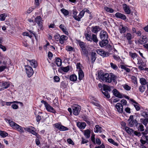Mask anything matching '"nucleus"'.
<instances>
[{
	"mask_svg": "<svg viewBox=\"0 0 148 148\" xmlns=\"http://www.w3.org/2000/svg\"><path fill=\"white\" fill-rule=\"evenodd\" d=\"M121 26L122 27H120L119 28L120 32L121 34L124 33L126 32V29L127 28V27H123V25H121Z\"/></svg>",
	"mask_w": 148,
	"mask_h": 148,
	"instance_id": "bb28decb",
	"label": "nucleus"
},
{
	"mask_svg": "<svg viewBox=\"0 0 148 148\" xmlns=\"http://www.w3.org/2000/svg\"><path fill=\"white\" fill-rule=\"evenodd\" d=\"M126 37L127 40L129 41L131 40L132 38V35L129 33H127V34Z\"/></svg>",
	"mask_w": 148,
	"mask_h": 148,
	"instance_id": "09e8293b",
	"label": "nucleus"
},
{
	"mask_svg": "<svg viewBox=\"0 0 148 148\" xmlns=\"http://www.w3.org/2000/svg\"><path fill=\"white\" fill-rule=\"evenodd\" d=\"M110 65L111 66V67L113 69L116 70L117 69L118 67H117V65H116V64H114L113 63L111 62L110 63Z\"/></svg>",
	"mask_w": 148,
	"mask_h": 148,
	"instance_id": "6e6d98bb",
	"label": "nucleus"
},
{
	"mask_svg": "<svg viewBox=\"0 0 148 148\" xmlns=\"http://www.w3.org/2000/svg\"><path fill=\"white\" fill-rule=\"evenodd\" d=\"M10 86V84L8 82L3 81L1 82L0 86L1 88H0V91L3 90L5 89L8 88Z\"/></svg>",
	"mask_w": 148,
	"mask_h": 148,
	"instance_id": "1a4fd4ad",
	"label": "nucleus"
},
{
	"mask_svg": "<svg viewBox=\"0 0 148 148\" xmlns=\"http://www.w3.org/2000/svg\"><path fill=\"white\" fill-rule=\"evenodd\" d=\"M77 43L79 45L80 47L86 46L85 44L83 42L81 41L80 40H76Z\"/></svg>",
	"mask_w": 148,
	"mask_h": 148,
	"instance_id": "7c9ffc66",
	"label": "nucleus"
},
{
	"mask_svg": "<svg viewBox=\"0 0 148 148\" xmlns=\"http://www.w3.org/2000/svg\"><path fill=\"white\" fill-rule=\"evenodd\" d=\"M68 39V37L64 35H62L59 39L60 42L61 44L64 43V41Z\"/></svg>",
	"mask_w": 148,
	"mask_h": 148,
	"instance_id": "b1692460",
	"label": "nucleus"
},
{
	"mask_svg": "<svg viewBox=\"0 0 148 148\" xmlns=\"http://www.w3.org/2000/svg\"><path fill=\"white\" fill-rule=\"evenodd\" d=\"M18 103V101H13L12 102H6L5 105L8 106H10L13 103Z\"/></svg>",
	"mask_w": 148,
	"mask_h": 148,
	"instance_id": "e2e57ef3",
	"label": "nucleus"
},
{
	"mask_svg": "<svg viewBox=\"0 0 148 148\" xmlns=\"http://www.w3.org/2000/svg\"><path fill=\"white\" fill-rule=\"evenodd\" d=\"M93 41L94 42L97 43L98 42V40L96 35L92 34L91 38V42Z\"/></svg>",
	"mask_w": 148,
	"mask_h": 148,
	"instance_id": "c85d7f7f",
	"label": "nucleus"
},
{
	"mask_svg": "<svg viewBox=\"0 0 148 148\" xmlns=\"http://www.w3.org/2000/svg\"><path fill=\"white\" fill-rule=\"evenodd\" d=\"M68 130L69 129L67 127H65L61 125L59 130L60 131H64Z\"/></svg>",
	"mask_w": 148,
	"mask_h": 148,
	"instance_id": "a18cd8bd",
	"label": "nucleus"
},
{
	"mask_svg": "<svg viewBox=\"0 0 148 148\" xmlns=\"http://www.w3.org/2000/svg\"><path fill=\"white\" fill-rule=\"evenodd\" d=\"M78 13L77 11L76 10H73V17L76 20L78 21H80V18L78 17V16L77 15Z\"/></svg>",
	"mask_w": 148,
	"mask_h": 148,
	"instance_id": "a211bd4d",
	"label": "nucleus"
},
{
	"mask_svg": "<svg viewBox=\"0 0 148 148\" xmlns=\"http://www.w3.org/2000/svg\"><path fill=\"white\" fill-rule=\"evenodd\" d=\"M108 141L115 146H118L119 145L118 143L115 142L114 141L112 138H108Z\"/></svg>",
	"mask_w": 148,
	"mask_h": 148,
	"instance_id": "58836bf2",
	"label": "nucleus"
},
{
	"mask_svg": "<svg viewBox=\"0 0 148 148\" xmlns=\"http://www.w3.org/2000/svg\"><path fill=\"white\" fill-rule=\"evenodd\" d=\"M82 54L83 55L88 57V52L86 48L83 49L82 50H81Z\"/></svg>",
	"mask_w": 148,
	"mask_h": 148,
	"instance_id": "2f4dec72",
	"label": "nucleus"
},
{
	"mask_svg": "<svg viewBox=\"0 0 148 148\" xmlns=\"http://www.w3.org/2000/svg\"><path fill=\"white\" fill-rule=\"evenodd\" d=\"M99 36L101 40H108V35L106 31L104 30L101 31L100 32Z\"/></svg>",
	"mask_w": 148,
	"mask_h": 148,
	"instance_id": "6e6552de",
	"label": "nucleus"
},
{
	"mask_svg": "<svg viewBox=\"0 0 148 148\" xmlns=\"http://www.w3.org/2000/svg\"><path fill=\"white\" fill-rule=\"evenodd\" d=\"M96 52L98 54L103 57H107L110 54L109 52H106L101 49H97Z\"/></svg>",
	"mask_w": 148,
	"mask_h": 148,
	"instance_id": "423d86ee",
	"label": "nucleus"
},
{
	"mask_svg": "<svg viewBox=\"0 0 148 148\" xmlns=\"http://www.w3.org/2000/svg\"><path fill=\"white\" fill-rule=\"evenodd\" d=\"M25 68L28 77H31L34 73L32 68L29 65H25Z\"/></svg>",
	"mask_w": 148,
	"mask_h": 148,
	"instance_id": "7ed1b4c3",
	"label": "nucleus"
},
{
	"mask_svg": "<svg viewBox=\"0 0 148 148\" xmlns=\"http://www.w3.org/2000/svg\"><path fill=\"white\" fill-rule=\"evenodd\" d=\"M140 83L141 85H145L147 84V81L146 79L144 78H141L140 79Z\"/></svg>",
	"mask_w": 148,
	"mask_h": 148,
	"instance_id": "f704fd0d",
	"label": "nucleus"
},
{
	"mask_svg": "<svg viewBox=\"0 0 148 148\" xmlns=\"http://www.w3.org/2000/svg\"><path fill=\"white\" fill-rule=\"evenodd\" d=\"M131 79L132 80V82L133 83L135 84H137V82L136 78L134 76H132L131 77Z\"/></svg>",
	"mask_w": 148,
	"mask_h": 148,
	"instance_id": "8fccbe9b",
	"label": "nucleus"
},
{
	"mask_svg": "<svg viewBox=\"0 0 148 148\" xmlns=\"http://www.w3.org/2000/svg\"><path fill=\"white\" fill-rule=\"evenodd\" d=\"M101 29L99 26H92L91 27L92 32L95 33L97 34L98 32L101 30Z\"/></svg>",
	"mask_w": 148,
	"mask_h": 148,
	"instance_id": "2eb2a0df",
	"label": "nucleus"
},
{
	"mask_svg": "<svg viewBox=\"0 0 148 148\" xmlns=\"http://www.w3.org/2000/svg\"><path fill=\"white\" fill-rule=\"evenodd\" d=\"M85 36L86 39L88 41L91 42V36L90 34L86 33L85 34Z\"/></svg>",
	"mask_w": 148,
	"mask_h": 148,
	"instance_id": "c03bdc74",
	"label": "nucleus"
},
{
	"mask_svg": "<svg viewBox=\"0 0 148 148\" xmlns=\"http://www.w3.org/2000/svg\"><path fill=\"white\" fill-rule=\"evenodd\" d=\"M74 49L71 46H67L66 47V50L67 51H73Z\"/></svg>",
	"mask_w": 148,
	"mask_h": 148,
	"instance_id": "5fc2aeb1",
	"label": "nucleus"
},
{
	"mask_svg": "<svg viewBox=\"0 0 148 148\" xmlns=\"http://www.w3.org/2000/svg\"><path fill=\"white\" fill-rule=\"evenodd\" d=\"M109 91H102V92L104 95L106 96L107 98L109 99L110 97V96L109 93H108Z\"/></svg>",
	"mask_w": 148,
	"mask_h": 148,
	"instance_id": "37998d69",
	"label": "nucleus"
},
{
	"mask_svg": "<svg viewBox=\"0 0 148 148\" xmlns=\"http://www.w3.org/2000/svg\"><path fill=\"white\" fill-rule=\"evenodd\" d=\"M46 110L48 111L53 113L56 112L55 110L48 103L45 106Z\"/></svg>",
	"mask_w": 148,
	"mask_h": 148,
	"instance_id": "dca6fc26",
	"label": "nucleus"
},
{
	"mask_svg": "<svg viewBox=\"0 0 148 148\" xmlns=\"http://www.w3.org/2000/svg\"><path fill=\"white\" fill-rule=\"evenodd\" d=\"M123 87L125 90L127 91L130 90L131 89V87L126 84L123 85Z\"/></svg>",
	"mask_w": 148,
	"mask_h": 148,
	"instance_id": "603ef678",
	"label": "nucleus"
},
{
	"mask_svg": "<svg viewBox=\"0 0 148 148\" xmlns=\"http://www.w3.org/2000/svg\"><path fill=\"white\" fill-rule=\"evenodd\" d=\"M111 89L110 88V87L106 85L105 84H103V91H109L110 92L111 91Z\"/></svg>",
	"mask_w": 148,
	"mask_h": 148,
	"instance_id": "4c0bfd02",
	"label": "nucleus"
},
{
	"mask_svg": "<svg viewBox=\"0 0 148 148\" xmlns=\"http://www.w3.org/2000/svg\"><path fill=\"white\" fill-rule=\"evenodd\" d=\"M82 119L89 125L91 124L90 119L88 118L86 116H84L82 117Z\"/></svg>",
	"mask_w": 148,
	"mask_h": 148,
	"instance_id": "a878e982",
	"label": "nucleus"
},
{
	"mask_svg": "<svg viewBox=\"0 0 148 148\" xmlns=\"http://www.w3.org/2000/svg\"><path fill=\"white\" fill-rule=\"evenodd\" d=\"M59 27L65 34H68L69 33L67 30L64 25L61 24L59 26Z\"/></svg>",
	"mask_w": 148,
	"mask_h": 148,
	"instance_id": "412c9836",
	"label": "nucleus"
},
{
	"mask_svg": "<svg viewBox=\"0 0 148 148\" xmlns=\"http://www.w3.org/2000/svg\"><path fill=\"white\" fill-rule=\"evenodd\" d=\"M27 61H28L30 64L32 66H33L34 68H36L37 66V62L35 60H28L27 59Z\"/></svg>",
	"mask_w": 148,
	"mask_h": 148,
	"instance_id": "aec40b11",
	"label": "nucleus"
},
{
	"mask_svg": "<svg viewBox=\"0 0 148 148\" xmlns=\"http://www.w3.org/2000/svg\"><path fill=\"white\" fill-rule=\"evenodd\" d=\"M69 79L71 81L75 82L77 80V77L75 74H72L70 75Z\"/></svg>",
	"mask_w": 148,
	"mask_h": 148,
	"instance_id": "473e14b6",
	"label": "nucleus"
},
{
	"mask_svg": "<svg viewBox=\"0 0 148 148\" xmlns=\"http://www.w3.org/2000/svg\"><path fill=\"white\" fill-rule=\"evenodd\" d=\"M62 71L65 72H67L69 70V66H67L65 67H63L61 68Z\"/></svg>",
	"mask_w": 148,
	"mask_h": 148,
	"instance_id": "864d4df0",
	"label": "nucleus"
},
{
	"mask_svg": "<svg viewBox=\"0 0 148 148\" xmlns=\"http://www.w3.org/2000/svg\"><path fill=\"white\" fill-rule=\"evenodd\" d=\"M90 131L88 130L84 131V135L87 138H88L90 136Z\"/></svg>",
	"mask_w": 148,
	"mask_h": 148,
	"instance_id": "393cba45",
	"label": "nucleus"
},
{
	"mask_svg": "<svg viewBox=\"0 0 148 148\" xmlns=\"http://www.w3.org/2000/svg\"><path fill=\"white\" fill-rule=\"evenodd\" d=\"M94 130L95 132L101 133L102 132L103 129L101 127L98 125H97L95 126V128H94Z\"/></svg>",
	"mask_w": 148,
	"mask_h": 148,
	"instance_id": "4be33fe9",
	"label": "nucleus"
},
{
	"mask_svg": "<svg viewBox=\"0 0 148 148\" xmlns=\"http://www.w3.org/2000/svg\"><path fill=\"white\" fill-rule=\"evenodd\" d=\"M136 126L138 127V129L141 132L144 131V127L143 125L140 123L136 124Z\"/></svg>",
	"mask_w": 148,
	"mask_h": 148,
	"instance_id": "cd10ccee",
	"label": "nucleus"
},
{
	"mask_svg": "<svg viewBox=\"0 0 148 148\" xmlns=\"http://www.w3.org/2000/svg\"><path fill=\"white\" fill-rule=\"evenodd\" d=\"M77 126L80 129L83 130L86 126V124L85 122H78L77 123Z\"/></svg>",
	"mask_w": 148,
	"mask_h": 148,
	"instance_id": "f3484780",
	"label": "nucleus"
},
{
	"mask_svg": "<svg viewBox=\"0 0 148 148\" xmlns=\"http://www.w3.org/2000/svg\"><path fill=\"white\" fill-rule=\"evenodd\" d=\"M53 125L55 127L59 130L61 124L59 123H56L54 124Z\"/></svg>",
	"mask_w": 148,
	"mask_h": 148,
	"instance_id": "0e129e2a",
	"label": "nucleus"
},
{
	"mask_svg": "<svg viewBox=\"0 0 148 148\" xmlns=\"http://www.w3.org/2000/svg\"><path fill=\"white\" fill-rule=\"evenodd\" d=\"M115 107L117 109V111L119 113H125V112H123V105L121 103H117L115 105Z\"/></svg>",
	"mask_w": 148,
	"mask_h": 148,
	"instance_id": "9d476101",
	"label": "nucleus"
},
{
	"mask_svg": "<svg viewBox=\"0 0 148 148\" xmlns=\"http://www.w3.org/2000/svg\"><path fill=\"white\" fill-rule=\"evenodd\" d=\"M141 115L145 118L148 117V112L145 111L142 112L141 113Z\"/></svg>",
	"mask_w": 148,
	"mask_h": 148,
	"instance_id": "49530a36",
	"label": "nucleus"
},
{
	"mask_svg": "<svg viewBox=\"0 0 148 148\" xmlns=\"http://www.w3.org/2000/svg\"><path fill=\"white\" fill-rule=\"evenodd\" d=\"M8 134L4 131H0V135L3 138H5L7 136Z\"/></svg>",
	"mask_w": 148,
	"mask_h": 148,
	"instance_id": "e433bc0d",
	"label": "nucleus"
},
{
	"mask_svg": "<svg viewBox=\"0 0 148 148\" xmlns=\"http://www.w3.org/2000/svg\"><path fill=\"white\" fill-rule=\"evenodd\" d=\"M125 130L126 132L129 134H131L134 132V130L128 127H125Z\"/></svg>",
	"mask_w": 148,
	"mask_h": 148,
	"instance_id": "c756f323",
	"label": "nucleus"
},
{
	"mask_svg": "<svg viewBox=\"0 0 148 148\" xmlns=\"http://www.w3.org/2000/svg\"><path fill=\"white\" fill-rule=\"evenodd\" d=\"M105 8L106 11L110 13L113 12L114 11L112 9L108 7H105Z\"/></svg>",
	"mask_w": 148,
	"mask_h": 148,
	"instance_id": "3c124183",
	"label": "nucleus"
},
{
	"mask_svg": "<svg viewBox=\"0 0 148 148\" xmlns=\"http://www.w3.org/2000/svg\"><path fill=\"white\" fill-rule=\"evenodd\" d=\"M61 11L64 16H66L69 14V11L64 8L62 9L61 10Z\"/></svg>",
	"mask_w": 148,
	"mask_h": 148,
	"instance_id": "72a5a7b5",
	"label": "nucleus"
},
{
	"mask_svg": "<svg viewBox=\"0 0 148 148\" xmlns=\"http://www.w3.org/2000/svg\"><path fill=\"white\" fill-rule=\"evenodd\" d=\"M60 37V36L59 34H57L54 36V38L55 39L58 41V40H59V39Z\"/></svg>",
	"mask_w": 148,
	"mask_h": 148,
	"instance_id": "774afa93",
	"label": "nucleus"
},
{
	"mask_svg": "<svg viewBox=\"0 0 148 148\" xmlns=\"http://www.w3.org/2000/svg\"><path fill=\"white\" fill-rule=\"evenodd\" d=\"M66 85L64 81L62 82L60 84V87L61 88H65L66 87Z\"/></svg>",
	"mask_w": 148,
	"mask_h": 148,
	"instance_id": "13d9d810",
	"label": "nucleus"
},
{
	"mask_svg": "<svg viewBox=\"0 0 148 148\" xmlns=\"http://www.w3.org/2000/svg\"><path fill=\"white\" fill-rule=\"evenodd\" d=\"M99 80L108 83H110L112 81L114 83H116L117 76L112 73L108 74L105 73L101 71H98L96 73Z\"/></svg>",
	"mask_w": 148,
	"mask_h": 148,
	"instance_id": "f257e3e1",
	"label": "nucleus"
},
{
	"mask_svg": "<svg viewBox=\"0 0 148 148\" xmlns=\"http://www.w3.org/2000/svg\"><path fill=\"white\" fill-rule=\"evenodd\" d=\"M115 16L117 18H120L124 20L126 18V16L124 14L118 12L115 14Z\"/></svg>",
	"mask_w": 148,
	"mask_h": 148,
	"instance_id": "ddd939ff",
	"label": "nucleus"
},
{
	"mask_svg": "<svg viewBox=\"0 0 148 148\" xmlns=\"http://www.w3.org/2000/svg\"><path fill=\"white\" fill-rule=\"evenodd\" d=\"M67 141L68 143L69 144H71L73 145L74 144V143L73 141L72 140L71 138L68 139L67 140Z\"/></svg>",
	"mask_w": 148,
	"mask_h": 148,
	"instance_id": "69168bd1",
	"label": "nucleus"
},
{
	"mask_svg": "<svg viewBox=\"0 0 148 148\" xmlns=\"http://www.w3.org/2000/svg\"><path fill=\"white\" fill-rule=\"evenodd\" d=\"M130 55L133 59L136 57L137 56V55L136 53H130Z\"/></svg>",
	"mask_w": 148,
	"mask_h": 148,
	"instance_id": "4d7b16f0",
	"label": "nucleus"
},
{
	"mask_svg": "<svg viewBox=\"0 0 148 148\" xmlns=\"http://www.w3.org/2000/svg\"><path fill=\"white\" fill-rule=\"evenodd\" d=\"M128 121V125L130 127H133L134 125L135 124L136 125V124L138 123L136 119L133 120V116L132 115L130 116Z\"/></svg>",
	"mask_w": 148,
	"mask_h": 148,
	"instance_id": "20e7f679",
	"label": "nucleus"
},
{
	"mask_svg": "<svg viewBox=\"0 0 148 148\" xmlns=\"http://www.w3.org/2000/svg\"><path fill=\"white\" fill-rule=\"evenodd\" d=\"M81 109V107L79 106L78 105H75L73 108V114L76 116L78 115Z\"/></svg>",
	"mask_w": 148,
	"mask_h": 148,
	"instance_id": "0eeeda50",
	"label": "nucleus"
},
{
	"mask_svg": "<svg viewBox=\"0 0 148 148\" xmlns=\"http://www.w3.org/2000/svg\"><path fill=\"white\" fill-rule=\"evenodd\" d=\"M142 36L143 37L139 39L137 42L138 44L141 45L145 43L147 41V38L146 36Z\"/></svg>",
	"mask_w": 148,
	"mask_h": 148,
	"instance_id": "f8f14e48",
	"label": "nucleus"
},
{
	"mask_svg": "<svg viewBox=\"0 0 148 148\" xmlns=\"http://www.w3.org/2000/svg\"><path fill=\"white\" fill-rule=\"evenodd\" d=\"M123 8L126 13L127 14H130L131 12V10L129 6L125 3H124L123 5Z\"/></svg>",
	"mask_w": 148,
	"mask_h": 148,
	"instance_id": "9b49d317",
	"label": "nucleus"
},
{
	"mask_svg": "<svg viewBox=\"0 0 148 148\" xmlns=\"http://www.w3.org/2000/svg\"><path fill=\"white\" fill-rule=\"evenodd\" d=\"M42 21V19L41 17L40 16H37L35 19V21L38 25L40 30H42L43 29Z\"/></svg>",
	"mask_w": 148,
	"mask_h": 148,
	"instance_id": "39448f33",
	"label": "nucleus"
},
{
	"mask_svg": "<svg viewBox=\"0 0 148 148\" xmlns=\"http://www.w3.org/2000/svg\"><path fill=\"white\" fill-rule=\"evenodd\" d=\"M62 63L61 60L59 58H57L56 60V65L58 66H61Z\"/></svg>",
	"mask_w": 148,
	"mask_h": 148,
	"instance_id": "ea45409f",
	"label": "nucleus"
},
{
	"mask_svg": "<svg viewBox=\"0 0 148 148\" xmlns=\"http://www.w3.org/2000/svg\"><path fill=\"white\" fill-rule=\"evenodd\" d=\"M112 92L113 95L116 97L120 98L123 97L122 94L120 93L116 89H114Z\"/></svg>",
	"mask_w": 148,
	"mask_h": 148,
	"instance_id": "4468645a",
	"label": "nucleus"
},
{
	"mask_svg": "<svg viewBox=\"0 0 148 148\" xmlns=\"http://www.w3.org/2000/svg\"><path fill=\"white\" fill-rule=\"evenodd\" d=\"M34 129V127L32 126L30 127H26L24 128V129L26 131L30 133L31 132L32 130Z\"/></svg>",
	"mask_w": 148,
	"mask_h": 148,
	"instance_id": "052dcab7",
	"label": "nucleus"
},
{
	"mask_svg": "<svg viewBox=\"0 0 148 148\" xmlns=\"http://www.w3.org/2000/svg\"><path fill=\"white\" fill-rule=\"evenodd\" d=\"M96 53L95 52H92L91 53V61L92 63H94L96 60L95 55Z\"/></svg>",
	"mask_w": 148,
	"mask_h": 148,
	"instance_id": "79ce46f5",
	"label": "nucleus"
},
{
	"mask_svg": "<svg viewBox=\"0 0 148 148\" xmlns=\"http://www.w3.org/2000/svg\"><path fill=\"white\" fill-rule=\"evenodd\" d=\"M84 11L83 10L81 11L79 14L78 16L80 18V20L81 18L84 15Z\"/></svg>",
	"mask_w": 148,
	"mask_h": 148,
	"instance_id": "bf43d9fd",
	"label": "nucleus"
},
{
	"mask_svg": "<svg viewBox=\"0 0 148 148\" xmlns=\"http://www.w3.org/2000/svg\"><path fill=\"white\" fill-rule=\"evenodd\" d=\"M127 65H120L121 68L122 69H124L126 71L127 73H129L130 72V69L126 68Z\"/></svg>",
	"mask_w": 148,
	"mask_h": 148,
	"instance_id": "c9c22d12",
	"label": "nucleus"
},
{
	"mask_svg": "<svg viewBox=\"0 0 148 148\" xmlns=\"http://www.w3.org/2000/svg\"><path fill=\"white\" fill-rule=\"evenodd\" d=\"M101 40L99 42V45L101 47H103L106 46L108 43V40Z\"/></svg>",
	"mask_w": 148,
	"mask_h": 148,
	"instance_id": "6ab92c4d",
	"label": "nucleus"
},
{
	"mask_svg": "<svg viewBox=\"0 0 148 148\" xmlns=\"http://www.w3.org/2000/svg\"><path fill=\"white\" fill-rule=\"evenodd\" d=\"M5 120L8 123L11 127L14 129L17 130L21 133H23L24 132V131L22 127L12 121L7 119H5Z\"/></svg>",
	"mask_w": 148,
	"mask_h": 148,
	"instance_id": "f03ea898",
	"label": "nucleus"
},
{
	"mask_svg": "<svg viewBox=\"0 0 148 148\" xmlns=\"http://www.w3.org/2000/svg\"><path fill=\"white\" fill-rule=\"evenodd\" d=\"M79 79L81 81L82 79L84 77V74L82 70H79L78 72Z\"/></svg>",
	"mask_w": 148,
	"mask_h": 148,
	"instance_id": "5701e85b",
	"label": "nucleus"
},
{
	"mask_svg": "<svg viewBox=\"0 0 148 148\" xmlns=\"http://www.w3.org/2000/svg\"><path fill=\"white\" fill-rule=\"evenodd\" d=\"M7 16L5 14H3L0 15V20L1 21H4Z\"/></svg>",
	"mask_w": 148,
	"mask_h": 148,
	"instance_id": "de8ad7c7",
	"label": "nucleus"
},
{
	"mask_svg": "<svg viewBox=\"0 0 148 148\" xmlns=\"http://www.w3.org/2000/svg\"><path fill=\"white\" fill-rule=\"evenodd\" d=\"M134 107L136 109V110L138 111L140 109V107H139V104L138 103V104H134Z\"/></svg>",
	"mask_w": 148,
	"mask_h": 148,
	"instance_id": "338daca9",
	"label": "nucleus"
},
{
	"mask_svg": "<svg viewBox=\"0 0 148 148\" xmlns=\"http://www.w3.org/2000/svg\"><path fill=\"white\" fill-rule=\"evenodd\" d=\"M146 89V86L145 85H141L139 88V90L140 92H144Z\"/></svg>",
	"mask_w": 148,
	"mask_h": 148,
	"instance_id": "a19ab883",
	"label": "nucleus"
},
{
	"mask_svg": "<svg viewBox=\"0 0 148 148\" xmlns=\"http://www.w3.org/2000/svg\"><path fill=\"white\" fill-rule=\"evenodd\" d=\"M53 79H54L55 82H58L60 81V77L57 76H55L54 77Z\"/></svg>",
	"mask_w": 148,
	"mask_h": 148,
	"instance_id": "680f3d73",
	"label": "nucleus"
}]
</instances>
